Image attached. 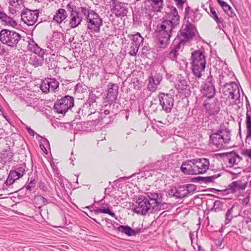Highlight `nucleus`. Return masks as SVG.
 <instances>
[{"mask_svg":"<svg viewBox=\"0 0 251 251\" xmlns=\"http://www.w3.org/2000/svg\"><path fill=\"white\" fill-rule=\"evenodd\" d=\"M216 156L220 157H226L228 162L233 166L236 163V159L233 154H232V151L229 152L220 153L216 154Z\"/></svg>","mask_w":251,"mask_h":251,"instance_id":"29","label":"nucleus"},{"mask_svg":"<svg viewBox=\"0 0 251 251\" xmlns=\"http://www.w3.org/2000/svg\"><path fill=\"white\" fill-rule=\"evenodd\" d=\"M28 48L29 50L38 56H43L44 54V50L40 48L33 40L29 41Z\"/></svg>","mask_w":251,"mask_h":251,"instance_id":"25","label":"nucleus"},{"mask_svg":"<svg viewBox=\"0 0 251 251\" xmlns=\"http://www.w3.org/2000/svg\"><path fill=\"white\" fill-rule=\"evenodd\" d=\"M17 179H16L14 177H11V174H9L5 182V184L7 186L10 185L12 184H13L15 182V181Z\"/></svg>","mask_w":251,"mask_h":251,"instance_id":"56","label":"nucleus"},{"mask_svg":"<svg viewBox=\"0 0 251 251\" xmlns=\"http://www.w3.org/2000/svg\"><path fill=\"white\" fill-rule=\"evenodd\" d=\"M10 17L8 16L5 13L0 11V19L6 25L9 22Z\"/></svg>","mask_w":251,"mask_h":251,"instance_id":"54","label":"nucleus"},{"mask_svg":"<svg viewBox=\"0 0 251 251\" xmlns=\"http://www.w3.org/2000/svg\"><path fill=\"white\" fill-rule=\"evenodd\" d=\"M176 88L180 93H182L186 91H188L190 89V86L186 80L182 79L179 80V82Z\"/></svg>","mask_w":251,"mask_h":251,"instance_id":"36","label":"nucleus"},{"mask_svg":"<svg viewBox=\"0 0 251 251\" xmlns=\"http://www.w3.org/2000/svg\"><path fill=\"white\" fill-rule=\"evenodd\" d=\"M185 185L188 195L190 194H193V192L196 190L197 188L196 185L193 184H186Z\"/></svg>","mask_w":251,"mask_h":251,"instance_id":"52","label":"nucleus"},{"mask_svg":"<svg viewBox=\"0 0 251 251\" xmlns=\"http://www.w3.org/2000/svg\"><path fill=\"white\" fill-rule=\"evenodd\" d=\"M14 153L10 148L7 150H3L0 154V163L5 165L7 162H11Z\"/></svg>","mask_w":251,"mask_h":251,"instance_id":"21","label":"nucleus"},{"mask_svg":"<svg viewBox=\"0 0 251 251\" xmlns=\"http://www.w3.org/2000/svg\"><path fill=\"white\" fill-rule=\"evenodd\" d=\"M176 187H171L168 190L167 194L170 197H175Z\"/></svg>","mask_w":251,"mask_h":251,"instance_id":"60","label":"nucleus"},{"mask_svg":"<svg viewBox=\"0 0 251 251\" xmlns=\"http://www.w3.org/2000/svg\"><path fill=\"white\" fill-rule=\"evenodd\" d=\"M38 187L41 190L43 191L44 192L47 193L48 191V189L46 184L42 181H40L39 182Z\"/></svg>","mask_w":251,"mask_h":251,"instance_id":"59","label":"nucleus"},{"mask_svg":"<svg viewBox=\"0 0 251 251\" xmlns=\"http://www.w3.org/2000/svg\"><path fill=\"white\" fill-rule=\"evenodd\" d=\"M28 181H29L28 184L25 185L24 187H25L26 190L31 191L32 188H34L35 187L36 181L35 180V179L33 178H31L30 180H29V178H28Z\"/></svg>","mask_w":251,"mask_h":251,"instance_id":"48","label":"nucleus"},{"mask_svg":"<svg viewBox=\"0 0 251 251\" xmlns=\"http://www.w3.org/2000/svg\"><path fill=\"white\" fill-rule=\"evenodd\" d=\"M224 203L220 201H216L214 202L213 206L211 211H214L216 212H219L223 210Z\"/></svg>","mask_w":251,"mask_h":251,"instance_id":"44","label":"nucleus"},{"mask_svg":"<svg viewBox=\"0 0 251 251\" xmlns=\"http://www.w3.org/2000/svg\"><path fill=\"white\" fill-rule=\"evenodd\" d=\"M38 10H31L28 8H24L21 14L22 20L28 26L34 25L39 17Z\"/></svg>","mask_w":251,"mask_h":251,"instance_id":"8","label":"nucleus"},{"mask_svg":"<svg viewBox=\"0 0 251 251\" xmlns=\"http://www.w3.org/2000/svg\"><path fill=\"white\" fill-rule=\"evenodd\" d=\"M210 16L215 20L217 24H221L223 27H224L223 24L224 21L222 17H219L214 8L210 6Z\"/></svg>","mask_w":251,"mask_h":251,"instance_id":"37","label":"nucleus"},{"mask_svg":"<svg viewBox=\"0 0 251 251\" xmlns=\"http://www.w3.org/2000/svg\"><path fill=\"white\" fill-rule=\"evenodd\" d=\"M52 41L60 44L64 43V35L63 33L58 31L53 32Z\"/></svg>","mask_w":251,"mask_h":251,"instance_id":"34","label":"nucleus"},{"mask_svg":"<svg viewBox=\"0 0 251 251\" xmlns=\"http://www.w3.org/2000/svg\"><path fill=\"white\" fill-rule=\"evenodd\" d=\"M148 81V88L150 89V90L152 91L155 90L158 84L156 83L155 78L152 75L149 77Z\"/></svg>","mask_w":251,"mask_h":251,"instance_id":"43","label":"nucleus"},{"mask_svg":"<svg viewBox=\"0 0 251 251\" xmlns=\"http://www.w3.org/2000/svg\"><path fill=\"white\" fill-rule=\"evenodd\" d=\"M114 228L119 232L125 233L128 236H131L132 228L128 226L120 225L117 227L114 226Z\"/></svg>","mask_w":251,"mask_h":251,"instance_id":"38","label":"nucleus"},{"mask_svg":"<svg viewBox=\"0 0 251 251\" xmlns=\"http://www.w3.org/2000/svg\"><path fill=\"white\" fill-rule=\"evenodd\" d=\"M179 40V42L177 43L176 45H174V48L172 49L173 50H175L177 52L178 50L180 49L181 45H184L185 44V42H181V39H177Z\"/></svg>","mask_w":251,"mask_h":251,"instance_id":"58","label":"nucleus"},{"mask_svg":"<svg viewBox=\"0 0 251 251\" xmlns=\"http://www.w3.org/2000/svg\"><path fill=\"white\" fill-rule=\"evenodd\" d=\"M131 44L135 46L139 47L141 44L143 43L144 38L141 36L140 33L131 35Z\"/></svg>","mask_w":251,"mask_h":251,"instance_id":"31","label":"nucleus"},{"mask_svg":"<svg viewBox=\"0 0 251 251\" xmlns=\"http://www.w3.org/2000/svg\"><path fill=\"white\" fill-rule=\"evenodd\" d=\"M196 32L197 30L196 26L188 20L184 28H181L178 32L177 38L181 39V42L187 43L196 36Z\"/></svg>","mask_w":251,"mask_h":251,"instance_id":"6","label":"nucleus"},{"mask_svg":"<svg viewBox=\"0 0 251 251\" xmlns=\"http://www.w3.org/2000/svg\"><path fill=\"white\" fill-rule=\"evenodd\" d=\"M74 102L73 97L66 95L54 103L53 106L54 111L58 113L64 115L75 106Z\"/></svg>","mask_w":251,"mask_h":251,"instance_id":"5","label":"nucleus"},{"mask_svg":"<svg viewBox=\"0 0 251 251\" xmlns=\"http://www.w3.org/2000/svg\"><path fill=\"white\" fill-rule=\"evenodd\" d=\"M21 36L15 31L3 29L0 32V41L11 48H15L21 39Z\"/></svg>","mask_w":251,"mask_h":251,"instance_id":"4","label":"nucleus"},{"mask_svg":"<svg viewBox=\"0 0 251 251\" xmlns=\"http://www.w3.org/2000/svg\"><path fill=\"white\" fill-rule=\"evenodd\" d=\"M44 62L43 56H37L36 55H31L28 63L34 67H39L43 65Z\"/></svg>","mask_w":251,"mask_h":251,"instance_id":"27","label":"nucleus"},{"mask_svg":"<svg viewBox=\"0 0 251 251\" xmlns=\"http://www.w3.org/2000/svg\"><path fill=\"white\" fill-rule=\"evenodd\" d=\"M67 14L65 9L60 8L57 10L56 14L53 16V20L58 24L61 23L67 17Z\"/></svg>","mask_w":251,"mask_h":251,"instance_id":"26","label":"nucleus"},{"mask_svg":"<svg viewBox=\"0 0 251 251\" xmlns=\"http://www.w3.org/2000/svg\"><path fill=\"white\" fill-rule=\"evenodd\" d=\"M178 53L172 49L167 55V57L173 61H176Z\"/></svg>","mask_w":251,"mask_h":251,"instance_id":"53","label":"nucleus"},{"mask_svg":"<svg viewBox=\"0 0 251 251\" xmlns=\"http://www.w3.org/2000/svg\"><path fill=\"white\" fill-rule=\"evenodd\" d=\"M88 28L94 32H99L102 25V20L95 11H93L87 19Z\"/></svg>","mask_w":251,"mask_h":251,"instance_id":"11","label":"nucleus"},{"mask_svg":"<svg viewBox=\"0 0 251 251\" xmlns=\"http://www.w3.org/2000/svg\"><path fill=\"white\" fill-rule=\"evenodd\" d=\"M176 3L177 8L180 10H182L183 9V5L187 2V0H174Z\"/></svg>","mask_w":251,"mask_h":251,"instance_id":"55","label":"nucleus"},{"mask_svg":"<svg viewBox=\"0 0 251 251\" xmlns=\"http://www.w3.org/2000/svg\"><path fill=\"white\" fill-rule=\"evenodd\" d=\"M234 205H233L231 208L228 209L225 214V224L226 225L231 222L233 218L232 214Z\"/></svg>","mask_w":251,"mask_h":251,"instance_id":"42","label":"nucleus"},{"mask_svg":"<svg viewBox=\"0 0 251 251\" xmlns=\"http://www.w3.org/2000/svg\"><path fill=\"white\" fill-rule=\"evenodd\" d=\"M105 206H103L100 208H97L96 209L93 208V206L92 205L86 206V208L89 209L90 211L91 212V215H89L87 214V215L90 218L93 219L94 221L97 222V221L95 219L92 217L91 216H94V215H98V214L101 213H105V214H108L111 216L113 217H115V214L114 212H112L109 208V205L108 204H105Z\"/></svg>","mask_w":251,"mask_h":251,"instance_id":"16","label":"nucleus"},{"mask_svg":"<svg viewBox=\"0 0 251 251\" xmlns=\"http://www.w3.org/2000/svg\"><path fill=\"white\" fill-rule=\"evenodd\" d=\"M59 85V82L55 78H47L41 82L40 88L43 93L47 94L50 92H55Z\"/></svg>","mask_w":251,"mask_h":251,"instance_id":"12","label":"nucleus"},{"mask_svg":"<svg viewBox=\"0 0 251 251\" xmlns=\"http://www.w3.org/2000/svg\"><path fill=\"white\" fill-rule=\"evenodd\" d=\"M142 232L141 228H136L135 229L132 228L131 236H136L137 234L140 233Z\"/></svg>","mask_w":251,"mask_h":251,"instance_id":"62","label":"nucleus"},{"mask_svg":"<svg viewBox=\"0 0 251 251\" xmlns=\"http://www.w3.org/2000/svg\"><path fill=\"white\" fill-rule=\"evenodd\" d=\"M224 88L227 89V91L230 92V91H237V94L238 97H240V93L238 89V86L236 83L231 81H228L227 84H225L223 87Z\"/></svg>","mask_w":251,"mask_h":251,"instance_id":"39","label":"nucleus"},{"mask_svg":"<svg viewBox=\"0 0 251 251\" xmlns=\"http://www.w3.org/2000/svg\"><path fill=\"white\" fill-rule=\"evenodd\" d=\"M111 11L117 17H124L127 13V8L125 3L118 0H109Z\"/></svg>","mask_w":251,"mask_h":251,"instance_id":"10","label":"nucleus"},{"mask_svg":"<svg viewBox=\"0 0 251 251\" xmlns=\"http://www.w3.org/2000/svg\"><path fill=\"white\" fill-rule=\"evenodd\" d=\"M217 1L223 8L225 12L227 11V10L231 9V6L227 2L222 0H217Z\"/></svg>","mask_w":251,"mask_h":251,"instance_id":"49","label":"nucleus"},{"mask_svg":"<svg viewBox=\"0 0 251 251\" xmlns=\"http://www.w3.org/2000/svg\"><path fill=\"white\" fill-rule=\"evenodd\" d=\"M7 25H9L13 27H15L17 25V23L15 20L10 17L9 22L8 23Z\"/></svg>","mask_w":251,"mask_h":251,"instance_id":"63","label":"nucleus"},{"mask_svg":"<svg viewBox=\"0 0 251 251\" xmlns=\"http://www.w3.org/2000/svg\"><path fill=\"white\" fill-rule=\"evenodd\" d=\"M221 176L220 174L213 175L209 176H201V182L205 184L212 183L214 180Z\"/></svg>","mask_w":251,"mask_h":251,"instance_id":"41","label":"nucleus"},{"mask_svg":"<svg viewBox=\"0 0 251 251\" xmlns=\"http://www.w3.org/2000/svg\"><path fill=\"white\" fill-rule=\"evenodd\" d=\"M133 211L137 214L146 215L151 209L152 203H150L149 199L145 196H140L135 202Z\"/></svg>","mask_w":251,"mask_h":251,"instance_id":"7","label":"nucleus"},{"mask_svg":"<svg viewBox=\"0 0 251 251\" xmlns=\"http://www.w3.org/2000/svg\"><path fill=\"white\" fill-rule=\"evenodd\" d=\"M191 160L184 161L180 167L181 172L186 175H196V170L194 169V166L193 167L191 163Z\"/></svg>","mask_w":251,"mask_h":251,"instance_id":"23","label":"nucleus"},{"mask_svg":"<svg viewBox=\"0 0 251 251\" xmlns=\"http://www.w3.org/2000/svg\"><path fill=\"white\" fill-rule=\"evenodd\" d=\"M203 107L205 109V115L210 118L217 115L221 109L220 103L217 99L214 100V102L210 103L205 102L203 104Z\"/></svg>","mask_w":251,"mask_h":251,"instance_id":"14","label":"nucleus"},{"mask_svg":"<svg viewBox=\"0 0 251 251\" xmlns=\"http://www.w3.org/2000/svg\"><path fill=\"white\" fill-rule=\"evenodd\" d=\"M158 96L162 110L167 113H170L174 106V96L170 94L160 92Z\"/></svg>","mask_w":251,"mask_h":251,"instance_id":"9","label":"nucleus"},{"mask_svg":"<svg viewBox=\"0 0 251 251\" xmlns=\"http://www.w3.org/2000/svg\"><path fill=\"white\" fill-rule=\"evenodd\" d=\"M209 191L213 192H221L220 195L222 196L226 195L230 193L231 194V190L229 189V185H228L227 188L224 190H218L215 188H210Z\"/></svg>","mask_w":251,"mask_h":251,"instance_id":"46","label":"nucleus"},{"mask_svg":"<svg viewBox=\"0 0 251 251\" xmlns=\"http://www.w3.org/2000/svg\"><path fill=\"white\" fill-rule=\"evenodd\" d=\"M139 47L132 45L130 47V50L129 52V54L131 56H135L138 52Z\"/></svg>","mask_w":251,"mask_h":251,"instance_id":"57","label":"nucleus"},{"mask_svg":"<svg viewBox=\"0 0 251 251\" xmlns=\"http://www.w3.org/2000/svg\"><path fill=\"white\" fill-rule=\"evenodd\" d=\"M156 31L158 33L160 38L158 39L159 43L160 45H164L169 40L171 34L173 31H170L167 29L161 30L160 25H158Z\"/></svg>","mask_w":251,"mask_h":251,"instance_id":"17","label":"nucleus"},{"mask_svg":"<svg viewBox=\"0 0 251 251\" xmlns=\"http://www.w3.org/2000/svg\"><path fill=\"white\" fill-rule=\"evenodd\" d=\"M191 163L194 166L196 175L203 174L208 169L209 161L207 158H195L191 159Z\"/></svg>","mask_w":251,"mask_h":251,"instance_id":"13","label":"nucleus"},{"mask_svg":"<svg viewBox=\"0 0 251 251\" xmlns=\"http://www.w3.org/2000/svg\"><path fill=\"white\" fill-rule=\"evenodd\" d=\"M75 10H76V12H78L79 16H82L83 15L86 19L89 17L90 15L92 14V12L94 11L93 10L88 9L85 7H75Z\"/></svg>","mask_w":251,"mask_h":251,"instance_id":"35","label":"nucleus"},{"mask_svg":"<svg viewBox=\"0 0 251 251\" xmlns=\"http://www.w3.org/2000/svg\"><path fill=\"white\" fill-rule=\"evenodd\" d=\"M96 107L94 106H88V105L85 103L83 104V108H84V111H85L86 115H88L90 120L92 118V115L93 114L95 115L97 113Z\"/></svg>","mask_w":251,"mask_h":251,"instance_id":"32","label":"nucleus"},{"mask_svg":"<svg viewBox=\"0 0 251 251\" xmlns=\"http://www.w3.org/2000/svg\"><path fill=\"white\" fill-rule=\"evenodd\" d=\"M99 98L98 96H97L95 94L90 93L88 96V98L87 101L84 103L88 105V106H94L97 107V104L96 103V100Z\"/></svg>","mask_w":251,"mask_h":251,"instance_id":"40","label":"nucleus"},{"mask_svg":"<svg viewBox=\"0 0 251 251\" xmlns=\"http://www.w3.org/2000/svg\"><path fill=\"white\" fill-rule=\"evenodd\" d=\"M9 4L10 5L17 8H21V6L24 7L23 4L24 0H10Z\"/></svg>","mask_w":251,"mask_h":251,"instance_id":"47","label":"nucleus"},{"mask_svg":"<svg viewBox=\"0 0 251 251\" xmlns=\"http://www.w3.org/2000/svg\"><path fill=\"white\" fill-rule=\"evenodd\" d=\"M230 131L227 128L221 126L218 130L212 129L210 135V143L219 149H223L224 144H228L230 141Z\"/></svg>","mask_w":251,"mask_h":251,"instance_id":"2","label":"nucleus"},{"mask_svg":"<svg viewBox=\"0 0 251 251\" xmlns=\"http://www.w3.org/2000/svg\"><path fill=\"white\" fill-rule=\"evenodd\" d=\"M73 112L75 113V119L80 120L82 117L86 116V112L84 111V108H83V105L80 106L75 105Z\"/></svg>","mask_w":251,"mask_h":251,"instance_id":"30","label":"nucleus"},{"mask_svg":"<svg viewBox=\"0 0 251 251\" xmlns=\"http://www.w3.org/2000/svg\"><path fill=\"white\" fill-rule=\"evenodd\" d=\"M147 195L150 201H153L152 204L154 205L152 207V213L155 209V206H159V204L162 203V200L163 199V194L161 193H157L154 192H148Z\"/></svg>","mask_w":251,"mask_h":251,"instance_id":"18","label":"nucleus"},{"mask_svg":"<svg viewBox=\"0 0 251 251\" xmlns=\"http://www.w3.org/2000/svg\"><path fill=\"white\" fill-rule=\"evenodd\" d=\"M119 92V86L117 84L109 83L107 86V96L105 98L106 101L110 104L115 102Z\"/></svg>","mask_w":251,"mask_h":251,"instance_id":"15","label":"nucleus"},{"mask_svg":"<svg viewBox=\"0 0 251 251\" xmlns=\"http://www.w3.org/2000/svg\"><path fill=\"white\" fill-rule=\"evenodd\" d=\"M191 65L192 73L197 78L201 77L206 67V55L204 50H195L191 53Z\"/></svg>","mask_w":251,"mask_h":251,"instance_id":"1","label":"nucleus"},{"mask_svg":"<svg viewBox=\"0 0 251 251\" xmlns=\"http://www.w3.org/2000/svg\"><path fill=\"white\" fill-rule=\"evenodd\" d=\"M229 185V189L231 190V194H235L238 191H243L246 189L245 185H239L238 182L235 181Z\"/></svg>","mask_w":251,"mask_h":251,"instance_id":"33","label":"nucleus"},{"mask_svg":"<svg viewBox=\"0 0 251 251\" xmlns=\"http://www.w3.org/2000/svg\"><path fill=\"white\" fill-rule=\"evenodd\" d=\"M178 190H179V194H180V196L181 198L184 197H188V193L186 191V188H185V185H178Z\"/></svg>","mask_w":251,"mask_h":251,"instance_id":"51","label":"nucleus"},{"mask_svg":"<svg viewBox=\"0 0 251 251\" xmlns=\"http://www.w3.org/2000/svg\"><path fill=\"white\" fill-rule=\"evenodd\" d=\"M25 165L17 167L15 170H11L9 174H11V177H14L18 179L22 177L25 174Z\"/></svg>","mask_w":251,"mask_h":251,"instance_id":"28","label":"nucleus"},{"mask_svg":"<svg viewBox=\"0 0 251 251\" xmlns=\"http://www.w3.org/2000/svg\"><path fill=\"white\" fill-rule=\"evenodd\" d=\"M229 16L230 17H234L236 16L235 12L233 11L232 7H231V9L230 10H227L226 12Z\"/></svg>","mask_w":251,"mask_h":251,"instance_id":"64","label":"nucleus"},{"mask_svg":"<svg viewBox=\"0 0 251 251\" xmlns=\"http://www.w3.org/2000/svg\"><path fill=\"white\" fill-rule=\"evenodd\" d=\"M70 17V25L71 28H75L77 26L83 19L82 16H79L78 12H76L75 9L71 10Z\"/></svg>","mask_w":251,"mask_h":251,"instance_id":"19","label":"nucleus"},{"mask_svg":"<svg viewBox=\"0 0 251 251\" xmlns=\"http://www.w3.org/2000/svg\"><path fill=\"white\" fill-rule=\"evenodd\" d=\"M149 2L151 3L149 6V11L152 12H160L163 7V0H145L144 2Z\"/></svg>","mask_w":251,"mask_h":251,"instance_id":"20","label":"nucleus"},{"mask_svg":"<svg viewBox=\"0 0 251 251\" xmlns=\"http://www.w3.org/2000/svg\"><path fill=\"white\" fill-rule=\"evenodd\" d=\"M228 77V76L226 74V75L223 74L220 75H219V85L222 87H224L225 84H227L228 82H227V78Z\"/></svg>","mask_w":251,"mask_h":251,"instance_id":"50","label":"nucleus"},{"mask_svg":"<svg viewBox=\"0 0 251 251\" xmlns=\"http://www.w3.org/2000/svg\"><path fill=\"white\" fill-rule=\"evenodd\" d=\"M215 80L210 73L209 75L207 77L206 79L205 80L203 84L202 85L204 86H215Z\"/></svg>","mask_w":251,"mask_h":251,"instance_id":"45","label":"nucleus"},{"mask_svg":"<svg viewBox=\"0 0 251 251\" xmlns=\"http://www.w3.org/2000/svg\"><path fill=\"white\" fill-rule=\"evenodd\" d=\"M200 91L202 97H206L209 100L214 98L216 93V89L215 86L201 85Z\"/></svg>","mask_w":251,"mask_h":251,"instance_id":"22","label":"nucleus"},{"mask_svg":"<svg viewBox=\"0 0 251 251\" xmlns=\"http://www.w3.org/2000/svg\"><path fill=\"white\" fill-rule=\"evenodd\" d=\"M95 115V117H97V118H96L95 120H93V117L92 118H91V119H92L91 121H89L87 123V125H89L90 126H93L94 127H92V128H91L90 129V130L91 131H94V130H100V127H97L96 126H98L99 124L100 125H102V120L103 119V118H102V113L101 114V116H100V114L99 112H97V113Z\"/></svg>","mask_w":251,"mask_h":251,"instance_id":"24","label":"nucleus"},{"mask_svg":"<svg viewBox=\"0 0 251 251\" xmlns=\"http://www.w3.org/2000/svg\"><path fill=\"white\" fill-rule=\"evenodd\" d=\"M153 76L156 81V83L157 84H159L160 81L162 80V75H160V73H158V74H155V75Z\"/></svg>","mask_w":251,"mask_h":251,"instance_id":"61","label":"nucleus"},{"mask_svg":"<svg viewBox=\"0 0 251 251\" xmlns=\"http://www.w3.org/2000/svg\"><path fill=\"white\" fill-rule=\"evenodd\" d=\"M169 9V12H166L167 20L163 21L160 25L161 30L167 29L173 31V29L179 23V16L176 8L173 5H168Z\"/></svg>","mask_w":251,"mask_h":251,"instance_id":"3","label":"nucleus"}]
</instances>
